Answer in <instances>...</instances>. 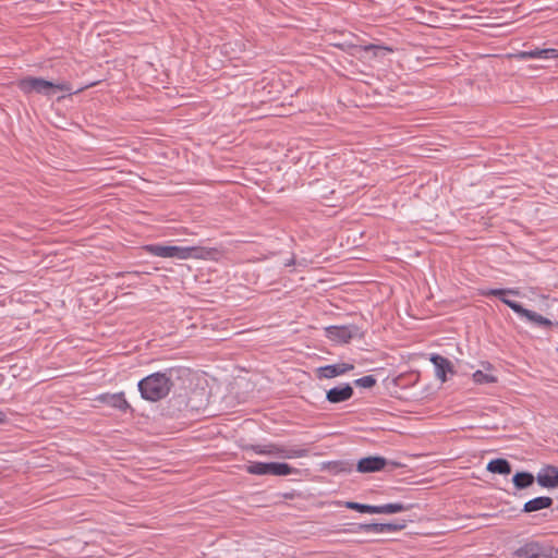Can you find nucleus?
<instances>
[{
	"label": "nucleus",
	"instance_id": "f257e3e1",
	"mask_svg": "<svg viewBox=\"0 0 558 558\" xmlns=\"http://www.w3.org/2000/svg\"><path fill=\"white\" fill-rule=\"evenodd\" d=\"M177 372L179 371L171 367L165 372L153 373L141 379L137 384L141 397L150 402L165 399L173 387L172 377Z\"/></svg>",
	"mask_w": 558,
	"mask_h": 558
},
{
	"label": "nucleus",
	"instance_id": "f03ea898",
	"mask_svg": "<svg viewBox=\"0 0 558 558\" xmlns=\"http://www.w3.org/2000/svg\"><path fill=\"white\" fill-rule=\"evenodd\" d=\"M543 488L558 487V466L553 464L544 465L536 475L531 472L521 471L512 476L514 488H529L534 482Z\"/></svg>",
	"mask_w": 558,
	"mask_h": 558
},
{
	"label": "nucleus",
	"instance_id": "7ed1b4c3",
	"mask_svg": "<svg viewBox=\"0 0 558 558\" xmlns=\"http://www.w3.org/2000/svg\"><path fill=\"white\" fill-rule=\"evenodd\" d=\"M247 449L257 454L279 457L284 459L304 458L310 454V449L305 447H288L279 444L251 445Z\"/></svg>",
	"mask_w": 558,
	"mask_h": 558
},
{
	"label": "nucleus",
	"instance_id": "20e7f679",
	"mask_svg": "<svg viewBox=\"0 0 558 558\" xmlns=\"http://www.w3.org/2000/svg\"><path fill=\"white\" fill-rule=\"evenodd\" d=\"M502 303L509 306L515 314L525 318L529 323L545 330H550L554 327H558V322H551L547 317L542 316L541 314L527 310L523 307V305L519 302L512 301L510 299H502Z\"/></svg>",
	"mask_w": 558,
	"mask_h": 558
},
{
	"label": "nucleus",
	"instance_id": "39448f33",
	"mask_svg": "<svg viewBox=\"0 0 558 558\" xmlns=\"http://www.w3.org/2000/svg\"><path fill=\"white\" fill-rule=\"evenodd\" d=\"M16 86L25 95L35 93L47 97L52 96V82L43 77L26 76L19 80Z\"/></svg>",
	"mask_w": 558,
	"mask_h": 558
},
{
	"label": "nucleus",
	"instance_id": "423d86ee",
	"mask_svg": "<svg viewBox=\"0 0 558 558\" xmlns=\"http://www.w3.org/2000/svg\"><path fill=\"white\" fill-rule=\"evenodd\" d=\"M326 337L337 343H349L353 338L363 337V332L356 325L328 326L325 328Z\"/></svg>",
	"mask_w": 558,
	"mask_h": 558
},
{
	"label": "nucleus",
	"instance_id": "0eeeda50",
	"mask_svg": "<svg viewBox=\"0 0 558 558\" xmlns=\"http://www.w3.org/2000/svg\"><path fill=\"white\" fill-rule=\"evenodd\" d=\"M96 401L107 404L113 409L119 410L120 412L126 413V412H133V408L130 405L128 400L125 399L124 392H117V393H101L95 399Z\"/></svg>",
	"mask_w": 558,
	"mask_h": 558
},
{
	"label": "nucleus",
	"instance_id": "6e6552de",
	"mask_svg": "<svg viewBox=\"0 0 558 558\" xmlns=\"http://www.w3.org/2000/svg\"><path fill=\"white\" fill-rule=\"evenodd\" d=\"M209 252L204 247L198 246H175L169 245V258L189 259V258H205Z\"/></svg>",
	"mask_w": 558,
	"mask_h": 558
},
{
	"label": "nucleus",
	"instance_id": "1a4fd4ad",
	"mask_svg": "<svg viewBox=\"0 0 558 558\" xmlns=\"http://www.w3.org/2000/svg\"><path fill=\"white\" fill-rule=\"evenodd\" d=\"M389 461L380 456H368L360 459L356 463L359 473H375L384 470Z\"/></svg>",
	"mask_w": 558,
	"mask_h": 558
},
{
	"label": "nucleus",
	"instance_id": "9d476101",
	"mask_svg": "<svg viewBox=\"0 0 558 558\" xmlns=\"http://www.w3.org/2000/svg\"><path fill=\"white\" fill-rule=\"evenodd\" d=\"M429 360L435 366L436 377L438 379H440L442 383H445L447 380V373H450V374L454 373L453 365H452L451 361L448 360L447 357H445L440 354L434 353L430 355Z\"/></svg>",
	"mask_w": 558,
	"mask_h": 558
},
{
	"label": "nucleus",
	"instance_id": "9b49d317",
	"mask_svg": "<svg viewBox=\"0 0 558 558\" xmlns=\"http://www.w3.org/2000/svg\"><path fill=\"white\" fill-rule=\"evenodd\" d=\"M353 393L354 391L350 384H342L329 389L326 393V399L330 403H340L351 399Z\"/></svg>",
	"mask_w": 558,
	"mask_h": 558
},
{
	"label": "nucleus",
	"instance_id": "f8f14e48",
	"mask_svg": "<svg viewBox=\"0 0 558 558\" xmlns=\"http://www.w3.org/2000/svg\"><path fill=\"white\" fill-rule=\"evenodd\" d=\"M354 368L353 364L350 363H338L322 366L317 369V375L319 378H333L340 375H343Z\"/></svg>",
	"mask_w": 558,
	"mask_h": 558
},
{
	"label": "nucleus",
	"instance_id": "ddd939ff",
	"mask_svg": "<svg viewBox=\"0 0 558 558\" xmlns=\"http://www.w3.org/2000/svg\"><path fill=\"white\" fill-rule=\"evenodd\" d=\"M348 48L352 49V50L372 52L374 58L384 57L387 53H390L393 51V49L391 47H388L385 45H375V44H367V45L348 44Z\"/></svg>",
	"mask_w": 558,
	"mask_h": 558
},
{
	"label": "nucleus",
	"instance_id": "4468645a",
	"mask_svg": "<svg viewBox=\"0 0 558 558\" xmlns=\"http://www.w3.org/2000/svg\"><path fill=\"white\" fill-rule=\"evenodd\" d=\"M514 556L518 558H542L543 547L537 542H530L518 548Z\"/></svg>",
	"mask_w": 558,
	"mask_h": 558
},
{
	"label": "nucleus",
	"instance_id": "2eb2a0df",
	"mask_svg": "<svg viewBox=\"0 0 558 558\" xmlns=\"http://www.w3.org/2000/svg\"><path fill=\"white\" fill-rule=\"evenodd\" d=\"M267 475L272 476H287L292 474H300V470L291 466L286 462H268Z\"/></svg>",
	"mask_w": 558,
	"mask_h": 558
},
{
	"label": "nucleus",
	"instance_id": "dca6fc26",
	"mask_svg": "<svg viewBox=\"0 0 558 558\" xmlns=\"http://www.w3.org/2000/svg\"><path fill=\"white\" fill-rule=\"evenodd\" d=\"M522 59H556L558 58V49L545 48V49H533L529 51L520 52Z\"/></svg>",
	"mask_w": 558,
	"mask_h": 558
},
{
	"label": "nucleus",
	"instance_id": "f3484780",
	"mask_svg": "<svg viewBox=\"0 0 558 558\" xmlns=\"http://www.w3.org/2000/svg\"><path fill=\"white\" fill-rule=\"evenodd\" d=\"M487 471L495 474L508 475L511 473V464L507 459H493L487 464Z\"/></svg>",
	"mask_w": 558,
	"mask_h": 558
},
{
	"label": "nucleus",
	"instance_id": "a211bd4d",
	"mask_svg": "<svg viewBox=\"0 0 558 558\" xmlns=\"http://www.w3.org/2000/svg\"><path fill=\"white\" fill-rule=\"evenodd\" d=\"M553 499L550 497H536L525 502L523 510L525 512H534L550 507Z\"/></svg>",
	"mask_w": 558,
	"mask_h": 558
},
{
	"label": "nucleus",
	"instance_id": "6ab92c4d",
	"mask_svg": "<svg viewBox=\"0 0 558 558\" xmlns=\"http://www.w3.org/2000/svg\"><path fill=\"white\" fill-rule=\"evenodd\" d=\"M410 508H411V505H404L401 502L386 504L383 506H375L374 513H397V512L409 510Z\"/></svg>",
	"mask_w": 558,
	"mask_h": 558
},
{
	"label": "nucleus",
	"instance_id": "aec40b11",
	"mask_svg": "<svg viewBox=\"0 0 558 558\" xmlns=\"http://www.w3.org/2000/svg\"><path fill=\"white\" fill-rule=\"evenodd\" d=\"M481 294L484 296H497L502 302V299H507L506 296L511 295H519L520 292L518 289L512 288H506V289H487L482 290Z\"/></svg>",
	"mask_w": 558,
	"mask_h": 558
},
{
	"label": "nucleus",
	"instance_id": "412c9836",
	"mask_svg": "<svg viewBox=\"0 0 558 558\" xmlns=\"http://www.w3.org/2000/svg\"><path fill=\"white\" fill-rule=\"evenodd\" d=\"M143 250L150 255L169 258V245L147 244Z\"/></svg>",
	"mask_w": 558,
	"mask_h": 558
},
{
	"label": "nucleus",
	"instance_id": "4be33fe9",
	"mask_svg": "<svg viewBox=\"0 0 558 558\" xmlns=\"http://www.w3.org/2000/svg\"><path fill=\"white\" fill-rule=\"evenodd\" d=\"M473 380L476 383V384H480V385H484V384H494V383H497V377L495 375H493L492 373H486L482 369H477L474 374H473Z\"/></svg>",
	"mask_w": 558,
	"mask_h": 558
},
{
	"label": "nucleus",
	"instance_id": "5701e85b",
	"mask_svg": "<svg viewBox=\"0 0 558 558\" xmlns=\"http://www.w3.org/2000/svg\"><path fill=\"white\" fill-rule=\"evenodd\" d=\"M268 462H250L246 471L253 475H267Z\"/></svg>",
	"mask_w": 558,
	"mask_h": 558
},
{
	"label": "nucleus",
	"instance_id": "b1692460",
	"mask_svg": "<svg viewBox=\"0 0 558 558\" xmlns=\"http://www.w3.org/2000/svg\"><path fill=\"white\" fill-rule=\"evenodd\" d=\"M347 508L357 510L359 512H367V513H374L375 512V506L371 505H364L353 501H348L345 504Z\"/></svg>",
	"mask_w": 558,
	"mask_h": 558
},
{
	"label": "nucleus",
	"instance_id": "393cba45",
	"mask_svg": "<svg viewBox=\"0 0 558 558\" xmlns=\"http://www.w3.org/2000/svg\"><path fill=\"white\" fill-rule=\"evenodd\" d=\"M359 531L366 533H384V523L359 524Z\"/></svg>",
	"mask_w": 558,
	"mask_h": 558
},
{
	"label": "nucleus",
	"instance_id": "a878e982",
	"mask_svg": "<svg viewBox=\"0 0 558 558\" xmlns=\"http://www.w3.org/2000/svg\"><path fill=\"white\" fill-rule=\"evenodd\" d=\"M405 520H398L392 523H384V533L397 532L405 529Z\"/></svg>",
	"mask_w": 558,
	"mask_h": 558
},
{
	"label": "nucleus",
	"instance_id": "bb28decb",
	"mask_svg": "<svg viewBox=\"0 0 558 558\" xmlns=\"http://www.w3.org/2000/svg\"><path fill=\"white\" fill-rule=\"evenodd\" d=\"M355 386L363 388H372L376 385V378L373 375L363 376L354 380Z\"/></svg>",
	"mask_w": 558,
	"mask_h": 558
},
{
	"label": "nucleus",
	"instance_id": "cd10ccee",
	"mask_svg": "<svg viewBox=\"0 0 558 558\" xmlns=\"http://www.w3.org/2000/svg\"><path fill=\"white\" fill-rule=\"evenodd\" d=\"M57 90L68 92L70 94H72V86L68 82H62V83H53L52 82V96L56 94Z\"/></svg>",
	"mask_w": 558,
	"mask_h": 558
},
{
	"label": "nucleus",
	"instance_id": "c85d7f7f",
	"mask_svg": "<svg viewBox=\"0 0 558 558\" xmlns=\"http://www.w3.org/2000/svg\"><path fill=\"white\" fill-rule=\"evenodd\" d=\"M143 272L141 271H121L117 274V277H123V276H141Z\"/></svg>",
	"mask_w": 558,
	"mask_h": 558
},
{
	"label": "nucleus",
	"instance_id": "c756f323",
	"mask_svg": "<svg viewBox=\"0 0 558 558\" xmlns=\"http://www.w3.org/2000/svg\"><path fill=\"white\" fill-rule=\"evenodd\" d=\"M483 369L486 373H490L494 369V366L489 362L482 363Z\"/></svg>",
	"mask_w": 558,
	"mask_h": 558
},
{
	"label": "nucleus",
	"instance_id": "7c9ffc66",
	"mask_svg": "<svg viewBox=\"0 0 558 558\" xmlns=\"http://www.w3.org/2000/svg\"><path fill=\"white\" fill-rule=\"evenodd\" d=\"M294 264H295V258H294V257H292V258L288 259V260L284 263V266H286V267H290V266H292V265H294Z\"/></svg>",
	"mask_w": 558,
	"mask_h": 558
},
{
	"label": "nucleus",
	"instance_id": "2f4dec72",
	"mask_svg": "<svg viewBox=\"0 0 558 558\" xmlns=\"http://www.w3.org/2000/svg\"><path fill=\"white\" fill-rule=\"evenodd\" d=\"M5 420H7V415H5V413H3L2 411H0V423L5 422Z\"/></svg>",
	"mask_w": 558,
	"mask_h": 558
},
{
	"label": "nucleus",
	"instance_id": "473e14b6",
	"mask_svg": "<svg viewBox=\"0 0 558 558\" xmlns=\"http://www.w3.org/2000/svg\"><path fill=\"white\" fill-rule=\"evenodd\" d=\"M284 498L292 499L294 497L293 493H287L283 495Z\"/></svg>",
	"mask_w": 558,
	"mask_h": 558
},
{
	"label": "nucleus",
	"instance_id": "72a5a7b5",
	"mask_svg": "<svg viewBox=\"0 0 558 558\" xmlns=\"http://www.w3.org/2000/svg\"><path fill=\"white\" fill-rule=\"evenodd\" d=\"M84 88H78L74 92V94L82 92Z\"/></svg>",
	"mask_w": 558,
	"mask_h": 558
}]
</instances>
